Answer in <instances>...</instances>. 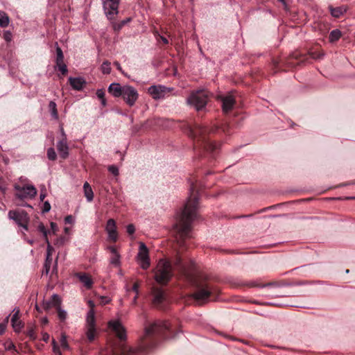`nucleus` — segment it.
<instances>
[{"instance_id":"1","label":"nucleus","mask_w":355,"mask_h":355,"mask_svg":"<svg viewBox=\"0 0 355 355\" xmlns=\"http://www.w3.org/2000/svg\"><path fill=\"white\" fill-rule=\"evenodd\" d=\"M171 333L172 329L168 322L157 320L145 327L144 335L138 347L123 345L121 347V352L123 355H139L154 348L162 339L171 337Z\"/></svg>"},{"instance_id":"2","label":"nucleus","mask_w":355,"mask_h":355,"mask_svg":"<svg viewBox=\"0 0 355 355\" xmlns=\"http://www.w3.org/2000/svg\"><path fill=\"white\" fill-rule=\"evenodd\" d=\"M194 190L195 186L192 184L189 189L190 196L173 225L176 234L175 239L181 247L184 245L186 239L191 238V223L197 217L198 198L193 193Z\"/></svg>"},{"instance_id":"3","label":"nucleus","mask_w":355,"mask_h":355,"mask_svg":"<svg viewBox=\"0 0 355 355\" xmlns=\"http://www.w3.org/2000/svg\"><path fill=\"white\" fill-rule=\"evenodd\" d=\"M184 132L191 138L197 139L199 145L202 146L205 150L214 152L218 148V145L207 138V135L211 132V129L198 123L193 125L185 124L183 127Z\"/></svg>"},{"instance_id":"4","label":"nucleus","mask_w":355,"mask_h":355,"mask_svg":"<svg viewBox=\"0 0 355 355\" xmlns=\"http://www.w3.org/2000/svg\"><path fill=\"white\" fill-rule=\"evenodd\" d=\"M209 92L205 89H199L191 93L187 98V103L197 111L203 110L208 102Z\"/></svg>"},{"instance_id":"5","label":"nucleus","mask_w":355,"mask_h":355,"mask_svg":"<svg viewBox=\"0 0 355 355\" xmlns=\"http://www.w3.org/2000/svg\"><path fill=\"white\" fill-rule=\"evenodd\" d=\"M171 277L172 268L171 263L165 259H160L155 270V280L159 284H166Z\"/></svg>"},{"instance_id":"6","label":"nucleus","mask_w":355,"mask_h":355,"mask_svg":"<svg viewBox=\"0 0 355 355\" xmlns=\"http://www.w3.org/2000/svg\"><path fill=\"white\" fill-rule=\"evenodd\" d=\"M14 189L15 198L20 200H31L37 195V189L33 185L15 184Z\"/></svg>"},{"instance_id":"7","label":"nucleus","mask_w":355,"mask_h":355,"mask_svg":"<svg viewBox=\"0 0 355 355\" xmlns=\"http://www.w3.org/2000/svg\"><path fill=\"white\" fill-rule=\"evenodd\" d=\"M8 218L14 220L16 224L23 227L24 230H28V224L30 218L28 214L24 210H10L8 212Z\"/></svg>"},{"instance_id":"8","label":"nucleus","mask_w":355,"mask_h":355,"mask_svg":"<svg viewBox=\"0 0 355 355\" xmlns=\"http://www.w3.org/2000/svg\"><path fill=\"white\" fill-rule=\"evenodd\" d=\"M121 0H102L104 13L108 20L115 19L119 14V6Z\"/></svg>"},{"instance_id":"9","label":"nucleus","mask_w":355,"mask_h":355,"mask_svg":"<svg viewBox=\"0 0 355 355\" xmlns=\"http://www.w3.org/2000/svg\"><path fill=\"white\" fill-rule=\"evenodd\" d=\"M123 100L130 107L133 106L139 98L137 89L132 86L125 85L123 86L122 94Z\"/></svg>"},{"instance_id":"10","label":"nucleus","mask_w":355,"mask_h":355,"mask_svg":"<svg viewBox=\"0 0 355 355\" xmlns=\"http://www.w3.org/2000/svg\"><path fill=\"white\" fill-rule=\"evenodd\" d=\"M197 291L192 294L193 297L198 302L207 300L212 293V289L207 284L198 283Z\"/></svg>"},{"instance_id":"11","label":"nucleus","mask_w":355,"mask_h":355,"mask_svg":"<svg viewBox=\"0 0 355 355\" xmlns=\"http://www.w3.org/2000/svg\"><path fill=\"white\" fill-rule=\"evenodd\" d=\"M137 261L142 269L146 270L150 265L148 255V250L145 243H139V252L137 254Z\"/></svg>"},{"instance_id":"12","label":"nucleus","mask_w":355,"mask_h":355,"mask_svg":"<svg viewBox=\"0 0 355 355\" xmlns=\"http://www.w3.org/2000/svg\"><path fill=\"white\" fill-rule=\"evenodd\" d=\"M171 89L162 85H152L148 89V94L153 98L157 100L164 98L166 94L171 92Z\"/></svg>"},{"instance_id":"13","label":"nucleus","mask_w":355,"mask_h":355,"mask_svg":"<svg viewBox=\"0 0 355 355\" xmlns=\"http://www.w3.org/2000/svg\"><path fill=\"white\" fill-rule=\"evenodd\" d=\"M219 98L222 103V109L223 112L228 113L234 108L236 101L232 94L220 96H219Z\"/></svg>"},{"instance_id":"14","label":"nucleus","mask_w":355,"mask_h":355,"mask_svg":"<svg viewBox=\"0 0 355 355\" xmlns=\"http://www.w3.org/2000/svg\"><path fill=\"white\" fill-rule=\"evenodd\" d=\"M153 295V303L154 306L162 308V304L164 303L166 300V296L164 292L157 288H154L152 291Z\"/></svg>"},{"instance_id":"15","label":"nucleus","mask_w":355,"mask_h":355,"mask_svg":"<svg viewBox=\"0 0 355 355\" xmlns=\"http://www.w3.org/2000/svg\"><path fill=\"white\" fill-rule=\"evenodd\" d=\"M108 324L109 327L116 333L117 337L121 340H123L126 338L125 329L119 321L112 320L109 322Z\"/></svg>"},{"instance_id":"16","label":"nucleus","mask_w":355,"mask_h":355,"mask_svg":"<svg viewBox=\"0 0 355 355\" xmlns=\"http://www.w3.org/2000/svg\"><path fill=\"white\" fill-rule=\"evenodd\" d=\"M56 148L61 158L65 159L69 156V145L67 139H61L57 142Z\"/></svg>"},{"instance_id":"17","label":"nucleus","mask_w":355,"mask_h":355,"mask_svg":"<svg viewBox=\"0 0 355 355\" xmlns=\"http://www.w3.org/2000/svg\"><path fill=\"white\" fill-rule=\"evenodd\" d=\"M11 318V324L15 332H19L24 327L23 322L19 320V310L15 309Z\"/></svg>"},{"instance_id":"18","label":"nucleus","mask_w":355,"mask_h":355,"mask_svg":"<svg viewBox=\"0 0 355 355\" xmlns=\"http://www.w3.org/2000/svg\"><path fill=\"white\" fill-rule=\"evenodd\" d=\"M69 83L71 87L76 91L82 90L86 85L85 80L82 77H69Z\"/></svg>"},{"instance_id":"19","label":"nucleus","mask_w":355,"mask_h":355,"mask_svg":"<svg viewBox=\"0 0 355 355\" xmlns=\"http://www.w3.org/2000/svg\"><path fill=\"white\" fill-rule=\"evenodd\" d=\"M107 249L111 252L110 263L114 267L121 266V256L114 246H109Z\"/></svg>"},{"instance_id":"20","label":"nucleus","mask_w":355,"mask_h":355,"mask_svg":"<svg viewBox=\"0 0 355 355\" xmlns=\"http://www.w3.org/2000/svg\"><path fill=\"white\" fill-rule=\"evenodd\" d=\"M75 275L87 289H91L92 288L94 282L88 274L78 272Z\"/></svg>"},{"instance_id":"21","label":"nucleus","mask_w":355,"mask_h":355,"mask_svg":"<svg viewBox=\"0 0 355 355\" xmlns=\"http://www.w3.org/2000/svg\"><path fill=\"white\" fill-rule=\"evenodd\" d=\"M116 16L115 17L114 19L109 20L111 22L112 26V28L114 29V31L115 32L120 31V30L125 25H126L128 22H130L131 21V18L130 17H128V18H126V19H125L123 20H121V21H116Z\"/></svg>"},{"instance_id":"22","label":"nucleus","mask_w":355,"mask_h":355,"mask_svg":"<svg viewBox=\"0 0 355 355\" xmlns=\"http://www.w3.org/2000/svg\"><path fill=\"white\" fill-rule=\"evenodd\" d=\"M123 86L119 83H112L108 87V92L114 97L121 96Z\"/></svg>"},{"instance_id":"23","label":"nucleus","mask_w":355,"mask_h":355,"mask_svg":"<svg viewBox=\"0 0 355 355\" xmlns=\"http://www.w3.org/2000/svg\"><path fill=\"white\" fill-rule=\"evenodd\" d=\"M329 10L332 17L335 18H339L340 17L343 15L344 13H345L347 11V8L345 6L334 8L332 6H329Z\"/></svg>"},{"instance_id":"24","label":"nucleus","mask_w":355,"mask_h":355,"mask_svg":"<svg viewBox=\"0 0 355 355\" xmlns=\"http://www.w3.org/2000/svg\"><path fill=\"white\" fill-rule=\"evenodd\" d=\"M86 328H96L94 312L92 309L87 314Z\"/></svg>"},{"instance_id":"25","label":"nucleus","mask_w":355,"mask_h":355,"mask_svg":"<svg viewBox=\"0 0 355 355\" xmlns=\"http://www.w3.org/2000/svg\"><path fill=\"white\" fill-rule=\"evenodd\" d=\"M84 194L88 202H92L94 199V193L92 187L87 182H85L83 185Z\"/></svg>"},{"instance_id":"26","label":"nucleus","mask_w":355,"mask_h":355,"mask_svg":"<svg viewBox=\"0 0 355 355\" xmlns=\"http://www.w3.org/2000/svg\"><path fill=\"white\" fill-rule=\"evenodd\" d=\"M49 110L53 119L58 120L59 118L56 103L51 101L49 103Z\"/></svg>"},{"instance_id":"27","label":"nucleus","mask_w":355,"mask_h":355,"mask_svg":"<svg viewBox=\"0 0 355 355\" xmlns=\"http://www.w3.org/2000/svg\"><path fill=\"white\" fill-rule=\"evenodd\" d=\"M174 263H175V266L177 268H178L182 272L185 273V275H189V271H188L186 266L183 263L180 257H176Z\"/></svg>"},{"instance_id":"28","label":"nucleus","mask_w":355,"mask_h":355,"mask_svg":"<svg viewBox=\"0 0 355 355\" xmlns=\"http://www.w3.org/2000/svg\"><path fill=\"white\" fill-rule=\"evenodd\" d=\"M85 334L87 336V341L89 343H92L96 335V328H86Z\"/></svg>"},{"instance_id":"29","label":"nucleus","mask_w":355,"mask_h":355,"mask_svg":"<svg viewBox=\"0 0 355 355\" xmlns=\"http://www.w3.org/2000/svg\"><path fill=\"white\" fill-rule=\"evenodd\" d=\"M9 21L10 19L8 15L3 11H0V26L2 28L7 27Z\"/></svg>"},{"instance_id":"30","label":"nucleus","mask_w":355,"mask_h":355,"mask_svg":"<svg viewBox=\"0 0 355 355\" xmlns=\"http://www.w3.org/2000/svg\"><path fill=\"white\" fill-rule=\"evenodd\" d=\"M35 326L34 324H31L27 327L26 335L32 340H35L37 339V335L35 334Z\"/></svg>"},{"instance_id":"31","label":"nucleus","mask_w":355,"mask_h":355,"mask_svg":"<svg viewBox=\"0 0 355 355\" xmlns=\"http://www.w3.org/2000/svg\"><path fill=\"white\" fill-rule=\"evenodd\" d=\"M341 35H342V34H341V32L340 30H338V29L333 30L331 31V33L329 34V41L331 42H335L340 38Z\"/></svg>"},{"instance_id":"32","label":"nucleus","mask_w":355,"mask_h":355,"mask_svg":"<svg viewBox=\"0 0 355 355\" xmlns=\"http://www.w3.org/2000/svg\"><path fill=\"white\" fill-rule=\"evenodd\" d=\"M60 343V345L63 349H65V350L70 349V347H69L67 340V335L64 332L61 333Z\"/></svg>"},{"instance_id":"33","label":"nucleus","mask_w":355,"mask_h":355,"mask_svg":"<svg viewBox=\"0 0 355 355\" xmlns=\"http://www.w3.org/2000/svg\"><path fill=\"white\" fill-rule=\"evenodd\" d=\"M64 62V55L61 48L56 44V60L55 63Z\"/></svg>"},{"instance_id":"34","label":"nucleus","mask_w":355,"mask_h":355,"mask_svg":"<svg viewBox=\"0 0 355 355\" xmlns=\"http://www.w3.org/2000/svg\"><path fill=\"white\" fill-rule=\"evenodd\" d=\"M51 304L53 307L58 308L60 306L61 299L57 294H53L50 300Z\"/></svg>"},{"instance_id":"35","label":"nucleus","mask_w":355,"mask_h":355,"mask_svg":"<svg viewBox=\"0 0 355 355\" xmlns=\"http://www.w3.org/2000/svg\"><path fill=\"white\" fill-rule=\"evenodd\" d=\"M101 69L103 73L109 74L111 72L110 62L107 60L104 61L101 64Z\"/></svg>"},{"instance_id":"36","label":"nucleus","mask_w":355,"mask_h":355,"mask_svg":"<svg viewBox=\"0 0 355 355\" xmlns=\"http://www.w3.org/2000/svg\"><path fill=\"white\" fill-rule=\"evenodd\" d=\"M46 155L48 159L51 161H55L57 159V154L53 147H50L47 149Z\"/></svg>"},{"instance_id":"37","label":"nucleus","mask_w":355,"mask_h":355,"mask_svg":"<svg viewBox=\"0 0 355 355\" xmlns=\"http://www.w3.org/2000/svg\"><path fill=\"white\" fill-rule=\"evenodd\" d=\"M116 230V222L114 219L110 218L107 220L105 230L106 232L112 231Z\"/></svg>"},{"instance_id":"38","label":"nucleus","mask_w":355,"mask_h":355,"mask_svg":"<svg viewBox=\"0 0 355 355\" xmlns=\"http://www.w3.org/2000/svg\"><path fill=\"white\" fill-rule=\"evenodd\" d=\"M69 241V237L66 236H62L58 238L55 242V245L62 246Z\"/></svg>"},{"instance_id":"39","label":"nucleus","mask_w":355,"mask_h":355,"mask_svg":"<svg viewBox=\"0 0 355 355\" xmlns=\"http://www.w3.org/2000/svg\"><path fill=\"white\" fill-rule=\"evenodd\" d=\"M55 68H57L62 75H65L68 72L67 67L64 62L61 63H56Z\"/></svg>"},{"instance_id":"40","label":"nucleus","mask_w":355,"mask_h":355,"mask_svg":"<svg viewBox=\"0 0 355 355\" xmlns=\"http://www.w3.org/2000/svg\"><path fill=\"white\" fill-rule=\"evenodd\" d=\"M37 230L43 234L44 240L46 241V239H48L47 235L49 233V231L46 229L45 226L42 223L38 225Z\"/></svg>"},{"instance_id":"41","label":"nucleus","mask_w":355,"mask_h":355,"mask_svg":"<svg viewBox=\"0 0 355 355\" xmlns=\"http://www.w3.org/2000/svg\"><path fill=\"white\" fill-rule=\"evenodd\" d=\"M57 310H58V318L61 321H64L66 320V318H67V312L64 310L62 309L60 306L58 307Z\"/></svg>"},{"instance_id":"42","label":"nucleus","mask_w":355,"mask_h":355,"mask_svg":"<svg viewBox=\"0 0 355 355\" xmlns=\"http://www.w3.org/2000/svg\"><path fill=\"white\" fill-rule=\"evenodd\" d=\"M107 232L108 238L110 240H111L114 242L116 241L117 238H118L116 230H112V231H109Z\"/></svg>"},{"instance_id":"43","label":"nucleus","mask_w":355,"mask_h":355,"mask_svg":"<svg viewBox=\"0 0 355 355\" xmlns=\"http://www.w3.org/2000/svg\"><path fill=\"white\" fill-rule=\"evenodd\" d=\"M52 345H53V352L56 354V355H62V352L60 349V347H58L56 341L55 340V339H53L52 340Z\"/></svg>"},{"instance_id":"44","label":"nucleus","mask_w":355,"mask_h":355,"mask_svg":"<svg viewBox=\"0 0 355 355\" xmlns=\"http://www.w3.org/2000/svg\"><path fill=\"white\" fill-rule=\"evenodd\" d=\"M108 171L115 176L119 175V168L115 165H110L107 168Z\"/></svg>"},{"instance_id":"45","label":"nucleus","mask_w":355,"mask_h":355,"mask_svg":"<svg viewBox=\"0 0 355 355\" xmlns=\"http://www.w3.org/2000/svg\"><path fill=\"white\" fill-rule=\"evenodd\" d=\"M45 242L47 244V248H46V255L47 257H51L52 255V253L54 251V249L51 246V245L49 243V241L48 239H46V240L45 241Z\"/></svg>"},{"instance_id":"46","label":"nucleus","mask_w":355,"mask_h":355,"mask_svg":"<svg viewBox=\"0 0 355 355\" xmlns=\"http://www.w3.org/2000/svg\"><path fill=\"white\" fill-rule=\"evenodd\" d=\"M12 33H11L10 31H4V33H3V39L6 42H10L12 40Z\"/></svg>"},{"instance_id":"47","label":"nucleus","mask_w":355,"mask_h":355,"mask_svg":"<svg viewBox=\"0 0 355 355\" xmlns=\"http://www.w3.org/2000/svg\"><path fill=\"white\" fill-rule=\"evenodd\" d=\"M96 94L99 99L105 98V91L103 89H97Z\"/></svg>"},{"instance_id":"48","label":"nucleus","mask_w":355,"mask_h":355,"mask_svg":"<svg viewBox=\"0 0 355 355\" xmlns=\"http://www.w3.org/2000/svg\"><path fill=\"white\" fill-rule=\"evenodd\" d=\"M42 306H43V309H44V310H49V309H50L51 307H53V306H52L51 302V301H50V300L43 302Z\"/></svg>"},{"instance_id":"49","label":"nucleus","mask_w":355,"mask_h":355,"mask_svg":"<svg viewBox=\"0 0 355 355\" xmlns=\"http://www.w3.org/2000/svg\"><path fill=\"white\" fill-rule=\"evenodd\" d=\"M64 223L67 224H73L74 223V218L71 215L67 216L64 218Z\"/></svg>"},{"instance_id":"50","label":"nucleus","mask_w":355,"mask_h":355,"mask_svg":"<svg viewBox=\"0 0 355 355\" xmlns=\"http://www.w3.org/2000/svg\"><path fill=\"white\" fill-rule=\"evenodd\" d=\"M126 230H127V232L129 234H134V232L135 231V227L132 224H130L127 226Z\"/></svg>"},{"instance_id":"51","label":"nucleus","mask_w":355,"mask_h":355,"mask_svg":"<svg viewBox=\"0 0 355 355\" xmlns=\"http://www.w3.org/2000/svg\"><path fill=\"white\" fill-rule=\"evenodd\" d=\"M51 209V205L48 201L44 203L43 212H49Z\"/></svg>"},{"instance_id":"52","label":"nucleus","mask_w":355,"mask_h":355,"mask_svg":"<svg viewBox=\"0 0 355 355\" xmlns=\"http://www.w3.org/2000/svg\"><path fill=\"white\" fill-rule=\"evenodd\" d=\"M42 340L45 343H47L50 338L49 334L46 332H42Z\"/></svg>"},{"instance_id":"53","label":"nucleus","mask_w":355,"mask_h":355,"mask_svg":"<svg viewBox=\"0 0 355 355\" xmlns=\"http://www.w3.org/2000/svg\"><path fill=\"white\" fill-rule=\"evenodd\" d=\"M60 134H61V137L62 138L61 139H67V135L64 130V128L62 127V125H60Z\"/></svg>"},{"instance_id":"54","label":"nucleus","mask_w":355,"mask_h":355,"mask_svg":"<svg viewBox=\"0 0 355 355\" xmlns=\"http://www.w3.org/2000/svg\"><path fill=\"white\" fill-rule=\"evenodd\" d=\"M51 262H52L51 257L46 256V259H45L44 264H46V266L51 267Z\"/></svg>"},{"instance_id":"55","label":"nucleus","mask_w":355,"mask_h":355,"mask_svg":"<svg viewBox=\"0 0 355 355\" xmlns=\"http://www.w3.org/2000/svg\"><path fill=\"white\" fill-rule=\"evenodd\" d=\"M139 284L138 283H135L132 286V291L135 292L136 295H139Z\"/></svg>"},{"instance_id":"56","label":"nucleus","mask_w":355,"mask_h":355,"mask_svg":"<svg viewBox=\"0 0 355 355\" xmlns=\"http://www.w3.org/2000/svg\"><path fill=\"white\" fill-rule=\"evenodd\" d=\"M51 228L53 233H55L58 230V226L56 223L51 222Z\"/></svg>"},{"instance_id":"57","label":"nucleus","mask_w":355,"mask_h":355,"mask_svg":"<svg viewBox=\"0 0 355 355\" xmlns=\"http://www.w3.org/2000/svg\"><path fill=\"white\" fill-rule=\"evenodd\" d=\"M110 302V299L108 297H102L101 302L103 304H108Z\"/></svg>"},{"instance_id":"58","label":"nucleus","mask_w":355,"mask_h":355,"mask_svg":"<svg viewBox=\"0 0 355 355\" xmlns=\"http://www.w3.org/2000/svg\"><path fill=\"white\" fill-rule=\"evenodd\" d=\"M7 350L15 349V345L12 343H10L6 347Z\"/></svg>"},{"instance_id":"59","label":"nucleus","mask_w":355,"mask_h":355,"mask_svg":"<svg viewBox=\"0 0 355 355\" xmlns=\"http://www.w3.org/2000/svg\"><path fill=\"white\" fill-rule=\"evenodd\" d=\"M6 326L3 324H0V335L3 334L5 331Z\"/></svg>"},{"instance_id":"60","label":"nucleus","mask_w":355,"mask_h":355,"mask_svg":"<svg viewBox=\"0 0 355 355\" xmlns=\"http://www.w3.org/2000/svg\"><path fill=\"white\" fill-rule=\"evenodd\" d=\"M114 64L116 66V69L119 70V71H121L122 69H121V64H119V62H114Z\"/></svg>"},{"instance_id":"61","label":"nucleus","mask_w":355,"mask_h":355,"mask_svg":"<svg viewBox=\"0 0 355 355\" xmlns=\"http://www.w3.org/2000/svg\"><path fill=\"white\" fill-rule=\"evenodd\" d=\"M160 39L165 44H167L168 43V41L166 37L160 36Z\"/></svg>"},{"instance_id":"62","label":"nucleus","mask_w":355,"mask_h":355,"mask_svg":"<svg viewBox=\"0 0 355 355\" xmlns=\"http://www.w3.org/2000/svg\"><path fill=\"white\" fill-rule=\"evenodd\" d=\"M278 1H279V2H281V3L283 4V6H284V8H285L286 10H287V9H288L287 4H286V1H285V0H278Z\"/></svg>"},{"instance_id":"63","label":"nucleus","mask_w":355,"mask_h":355,"mask_svg":"<svg viewBox=\"0 0 355 355\" xmlns=\"http://www.w3.org/2000/svg\"><path fill=\"white\" fill-rule=\"evenodd\" d=\"M44 271H45L46 274H48L50 270L51 267L46 266V264H44Z\"/></svg>"},{"instance_id":"64","label":"nucleus","mask_w":355,"mask_h":355,"mask_svg":"<svg viewBox=\"0 0 355 355\" xmlns=\"http://www.w3.org/2000/svg\"><path fill=\"white\" fill-rule=\"evenodd\" d=\"M45 197H46V194L45 193H40V200L43 201L44 199L45 198Z\"/></svg>"}]
</instances>
